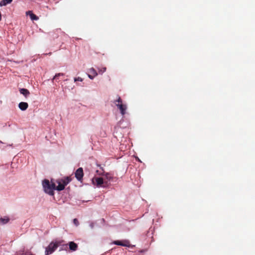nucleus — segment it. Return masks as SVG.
<instances>
[{
    "instance_id": "obj_19",
    "label": "nucleus",
    "mask_w": 255,
    "mask_h": 255,
    "mask_svg": "<svg viewBox=\"0 0 255 255\" xmlns=\"http://www.w3.org/2000/svg\"><path fill=\"white\" fill-rule=\"evenodd\" d=\"M82 81H83V79L81 78V77H79L74 78V81L75 82H77V81L82 82Z\"/></svg>"
},
{
    "instance_id": "obj_7",
    "label": "nucleus",
    "mask_w": 255,
    "mask_h": 255,
    "mask_svg": "<svg viewBox=\"0 0 255 255\" xmlns=\"http://www.w3.org/2000/svg\"><path fill=\"white\" fill-rule=\"evenodd\" d=\"M93 182L94 184H95V182L97 186H100L104 183L103 179L101 177H96L93 179Z\"/></svg>"
},
{
    "instance_id": "obj_13",
    "label": "nucleus",
    "mask_w": 255,
    "mask_h": 255,
    "mask_svg": "<svg viewBox=\"0 0 255 255\" xmlns=\"http://www.w3.org/2000/svg\"><path fill=\"white\" fill-rule=\"evenodd\" d=\"M12 0H1L0 1V6H5L12 2Z\"/></svg>"
},
{
    "instance_id": "obj_6",
    "label": "nucleus",
    "mask_w": 255,
    "mask_h": 255,
    "mask_svg": "<svg viewBox=\"0 0 255 255\" xmlns=\"http://www.w3.org/2000/svg\"><path fill=\"white\" fill-rule=\"evenodd\" d=\"M56 183L58 184V186H55V189L57 191H62L64 189L65 185L63 182H61V179H58L56 180Z\"/></svg>"
},
{
    "instance_id": "obj_21",
    "label": "nucleus",
    "mask_w": 255,
    "mask_h": 255,
    "mask_svg": "<svg viewBox=\"0 0 255 255\" xmlns=\"http://www.w3.org/2000/svg\"><path fill=\"white\" fill-rule=\"evenodd\" d=\"M88 77H89L90 79H92H92H93L95 77V76H93V75H91V74H88Z\"/></svg>"
},
{
    "instance_id": "obj_15",
    "label": "nucleus",
    "mask_w": 255,
    "mask_h": 255,
    "mask_svg": "<svg viewBox=\"0 0 255 255\" xmlns=\"http://www.w3.org/2000/svg\"><path fill=\"white\" fill-rule=\"evenodd\" d=\"M9 221L8 218H0V224L3 225L6 224Z\"/></svg>"
},
{
    "instance_id": "obj_1",
    "label": "nucleus",
    "mask_w": 255,
    "mask_h": 255,
    "mask_svg": "<svg viewBox=\"0 0 255 255\" xmlns=\"http://www.w3.org/2000/svg\"><path fill=\"white\" fill-rule=\"evenodd\" d=\"M42 186L46 193L51 196L54 195V190H56L55 184L52 180L50 182L48 180L44 179L42 182Z\"/></svg>"
},
{
    "instance_id": "obj_8",
    "label": "nucleus",
    "mask_w": 255,
    "mask_h": 255,
    "mask_svg": "<svg viewBox=\"0 0 255 255\" xmlns=\"http://www.w3.org/2000/svg\"><path fill=\"white\" fill-rule=\"evenodd\" d=\"M28 107V105L26 102H20L18 104V108L21 111H25Z\"/></svg>"
},
{
    "instance_id": "obj_3",
    "label": "nucleus",
    "mask_w": 255,
    "mask_h": 255,
    "mask_svg": "<svg viewBox=\"0 0 255 255\" xmlns=\"http://www.w3.org/2000/svg\"><path fill=\"white\" fill-rule=\"evenodd\" d=\"M59 246L58 242H51L45 249V255H49L53 253Z\"/></svg>"
},
{
    "instance_id": "obj_23",
    "label": "nucleus",
    "mask_w": 255,
    "mask_h": 255,
    "mask_svg": "<svg viewBox=\"0 0 255 255\" xmlns=\"http://www.w3.org/2000/svg\"><path fill=\"white\" fill-rule=\"evenodd\" d=\"M3 142L0 140V143H2Z\"/></svg>"
},
{
    "instance_id": "obj_4",
    "label": "nucleus",
    "mask_w": 255,
    "mask_h": 255,
    "mask_svg": "<svg viewBox=\"0 0 255 255\" xmlns=\"http://www.w3.org/2000/svg\"><path fill=\"white\" fill-rule=\"evenodd\" d=\"M83 175V170L82 167L77 169L75 173V177L79 181L82 180Z\"/></svg>"
},
{
    "instance_id": "obj_18",
    "label": "nucleus",
    "mask_w": 255,
    "mask_h": 255,
    "mask_svg": "<svg viewBox=\"0 0 255 255\" xmlns=\"http://www.w3.org/2000/svg\"><path fill=\"white\" fill-rule=\"evenodd\" d=\"M106 68L103 67L102 69L99 70V73L100 74H102L103 73H104L106 71Z\"/></svg>"
},
{
    "instance_id": "obj_14",
    "label": "nucleus",
    "mask_w": 255,
    "mask_h": 255,
    "mask_svg": "<svg viewBox=\"0 0 255 255\" xmlns=\"http://www.w3.org/2000/svg\"><path fill=\"white\" fill-rule=\"evenodd\" d=\"M89 73H90L91 75L95 77L98 75V73L94 68H91L90 69H89Z\"/></svg>"
},
{
    "instance_id": "obj_9",
    "label": "nucleus",
    "mask_w": 255,
    "mask_h": 255,
    "mask_svg": "<svg viewBox=\"0 0 255 255\" xmlns=\"http://www.w3.org/2000/svg\"><path fill=\"white\" fill-rule=\"evenodd\" d=\"M19 92L20 93L23 95L25 98H27L30 95L29 91L26 89L21 88L19 89Z\"/></svg>"
},
{
    "instance_id": "obj_17",
    "label": "nucleus",
    "mask_w": 255,
    "mask_h": 255,
    "mask_svg": "<svg viewBox=\"0 0 255 255\" xmlns=\"http://www.w3.org/2000/svg\"><path fill=\"white\" fill-rule=\"evenodd\" d=\"M64 75V74L63 73H58V74H56L54 76V77L52 79V81H53L54 80H57L58 77L59 76H63Z\"/></svg>"
},
{
    "instance_id": "obj_2",
    "label": "nucleus",
    "mask_w": 255,
    "mask_h": 255,
    "mask_svg": "<svg viewBox=\"0 0 255 255\" xmlns=\"http://www.w3.org/2000/svg\"><path fill=\"white\" fill-rule=\"evenodd\" d=\"M113 104L119 110L122 116H124L127 113L128 106L127 104H124L120 97L118 96V98L113 101Z\"/></svg>"
},
{
    "instance_id": "obj_12",
    "label": "nucleus",
    "mask_w": 255,
    "mask_h": 255,
    "mask_svg": "<svg viewBox=\"0 0 255 255\" xmlns=\"http://www.w3.org/2000/svg\"><path fill=\"white\" fill-rule=\"evenodd\" d=\"M61 179V182H63L65 186H66L71 181V179L70 177H64Z\"/></svg>"
},
{
    "instance_id": "obj_10",
    "label": "nucleus",
    "mask_w": 255,
    "mask_h": 255,
    "mask_svg": "<svg viewBox=\"0 0 255 255\" xmlns=\"http://www.w3.org/2000/svg\"><path fill=\"white\" fill-rule=\"evenodd\" d=\"M69 249L71 251H75L78 248L77 245L74 242H70L69 243Z\"/></svg>"
},
{
    "instance_id": "obj_5",
    "label": "nucleus",
    "mask_w": 255,
    "mask_h": 255,
    "mask_svg": "<svg viewBox=\"0 0 255 255\" xmlns=\"http://www.w3.org/2000/svg\"><path fill=\"white\" fill-rule=\"evenodd\" d=\"M113 244L118 245V246H121L123 247H129L130 244L128 241V240H124V241L122 242L120 241H115L113 242Z\"/></svg>"
},
{
    "instance_id": "obj_11",
    "label": "nucleus",
    "mask_w": 255,
    "mask_h": 255,
    "mask_svg": "<svg viewBox=\"0 0 255 255\" xmlns=\"http://www.w3.org/2000/svg\"><path fill=\"white\" fill-rule=\"evenodd\" d=\"M26 15H29L30 17V19L32 20H37L38 19V17L36 15H35L34 14H33L32 13V12L31 11H28L26 12Z\"/></svg>"
},
{
    "instance_id": "obj_22",
    "label": "nucleus",
    "mask_w": 255,
    "mask_h": 255,
    "mask_svg": "<svg viewBox=\"0 0 255 255\" xmlns=\"http://www.w3.org/2000/svg\"><path fill=\"white\" fill-rule=\"evenodd\" d=\"M90 227L92 229L93 228V227H94V224L93 223H91L90 225Z\"/></svg>"
},
{
    "instance_id": "obj_16",
    "label": "nucleus",
    "mask_w": 255,
    "mask_h": 255,
    "mask_svg": "<svg viewBox=\"0 0 255 255\" xmlns=\"http://www.w3.org/2000/svg\"><path fill=\"white\" fill-rule=\"evenodd\" d=\"M106 178L108 180H110L113 178L112 176L109 173H106L104 175Z\"/></svg>"
},
{
    "instance_id": "obj_20",
    "label": "nucleus",
    "mask_w": 255,
    "mask_h": 255,
    "mask_svg": "<svg viewBox=\"0 0 255 255\" xmlns=\"http://www.w3.org/2000/svg\"><path fill=\"white\" fill-rule=\"evenodd\" d=\"M73 223L76 226H78L79 225V222L77 219H74L73 220Z\"/></svg>"
},
{
    "instance_id": "obj_24",
    "label": "nucleus",
    "mask_w": 255,
    "mask_h": 255,
    "mask_svg": "<svg viewBox=\"0 0 255 255\" xmlns=\"http://www.w3.org/2000/svg\"><path fill=\"white\" fill-rule=\"evenodd\" d=\"M32 255V254H30V255Z\"/></svg>"
}]
</instances>
